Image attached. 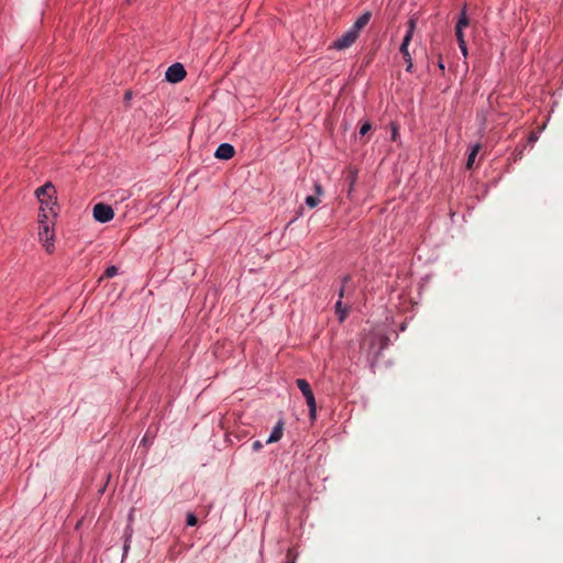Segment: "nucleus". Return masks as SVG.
<instances>
[{
  "label": "nucleus",
  "instance_id": "obj_1",
  "mask_svg": "<svg viewBox=\"0 0 563 563\" xmlns=\"http://www.w3.org/2000/svg\"><path fill=\"white\" fill-rule=\"evenodd\" d=\"M415 29H416V21L413 19H410L408 22V30H407L406 35L404 36L402 43L400 45V53L407 64V67H406L407 71H411L412 66H413L411 55L408 51V46L412 40Z\"/></svg>",
  "mask_w": 563,
  "mask_h": 563
},
{
  "label": "nucleus",
  "instance_id": "obj_2",
  "mask_svg": "<svg viewBox=\"0 0 563 563\" xmlns=\"http://www.w3.org/2000/svg\"><path fill=\"white\" fill-rule=\"evenodd\" d=\"M296 384L307 401V405L309 407L310 417L314 418L316 410H317V404H316L313 391H312L309 383L306 379L299 378L296 380Z\"/></svg>",
  "mask_w": 563,
  "mask_h": 563
},
{
  "label": "nucleus",
  "instance_id": "obj_3",
  "mask_svg": "<svg viewBox=\"0 0 563 563\" xmlns=\"http://www.w3.org/2000/svg\"><path fill=\"white\" fill-rule=\"evenodd\" d=\"M357 37L358 34L352 27H350L346 32H344L340 37H338L333 42L331 47L338 51L345 49L350 47L352 44H354Z\"/></svg>",
  "mask_w": 563,
  "mask_h": 563
},
{
  "label": "nucleus",
  "instance_id": "obj_4",
  "mask_svg": "<svg viewBox=\"0 0 563 563\" xmlns=\"http://www.w3.org/2000/svg\"><path fill=\"white\" fill-rule=\"evenodd\" d=\"M92 212L96 221L100 223L109 222L114 217L113 209L109 205L101 202L95 205Z\"/></svg>",
  "mask_w": 563,
  "mask_h": 563
},
{
  "label": "nucleus",
  "instance_id": "obj_5",
  "mask_svg": "<svg viewBox=\"0 0 563 563\" xmlns=\"http://www.w3.org/2000/svg\"><path fill=\"white\" fill-rule=\"evenodd\" d=\"M38 238L40 241L43 243V246L48 253H52L54 250V232L49 224H43L38 228Z\"/></svg>",
  "mask_w": 563,
  "mask_h": 563
},
{
  "label": "nucleus",
  "instance_id": "obj_6",
  "mask_svg": "<svg viewBox=\"0 0 563 563\" xmlns=\"http://www.w3.org/2000/svg\"><path fill=\"white\" fill-rule=\"evenodd\" d=\"M186 76V70L180 63H175L166 70V80L173 84L181 81Z\"/></svg>",
  "mask_w": 563,
  "mask_h": 563
},
{
  "label": "nucleus",
  "instance_id": "obj_7",
  "mask_svg": "<svg viewBox=\"0 0 563 563\" xmlns=\"http://www.w3.org/2000/svg\"><path fill=\"white\" fill-rule=\"evenodd\" d=\"M55 192V188L51 183L45 184L36 189L35 194L41 201V205H51V199L53 194Z\"/></svg>",
  "mask_w": 563,
  "mask_h": 563
},
{
  "label": "nucleus",
  "instance_id": "obj_8",
  "mask_svg": "<svg viewBox=\"0 0 563 563\" xmlns=\"http://www.w3.org/2000/svg\"><path fill=\"white\" fill-rule=\"evenodd\" d=\"M235 154L234 147L229 143H222L218 146L214 156L218 159L228 161L232 158Z\"/></svg>",
  "mask_w": 563,
  "mask_h": 563
},
{
  "label": "nucleus",
  "instance_id": "obj_9",
  "mask_svg": "<svg viewBox=\"0 0 563 563\" xmlns=\"http://www.w3.org/2000/svg\"><path fill=\"white\" fill-rule=\"evenodd\" d=\"M284 434V421L280 419L274 427L269 438L266 440L267 444L278 442Z\"/></svg>",
  "mask_w": 563,
  "mask_h": 563
},
{
  "label": "nucleus",
  "instance_id": "obj_10",
  "mask_svg": "<svg viewBox=\"0 0 563 563\" xmlns=\"http://www.w3.org/2000/svg\"><path fill=\"white\" fill-rule=\"evenodd\" d=\"M372 13L369 11H365L351 26L358 35L360 32L365 27V25L369 22Z\"/></svg>",
  "mask_w": 563,
  "mask_h": 563
},
{
  "label": "nucleus",
  "instance_id": "obj_11",
  "mask_svg": "<svg viewBox=\"0 0 563 563\" xmlns=\"http://www.w3.org/2000/svg\"><path fill=\"white\" fill-rule=\"evenodd\" d=\"M470 25V19L466 14V5L463 7L460 16L457 19L455 27L465 29Z\"/></svg>",
  "mask_w": 563,
  "mask_h": 563
},
{
  "label": "nucleus",
  "instance_id": "obj_12",
  "mask_svg": "<svg viewBox=\"0 0 563 563\" xmlns=\"http://www.w3.org/2000/svg\"><path fill=\"white\" fill-rule=\"evenodd\" d=\"M335 312L339 314L340 321H343L347 316L349 309L346 307H343L341 299H339L335 303Z\"/></svg>",
  "mask_w": 563,
  "mask_h": 563
},
{
  "label": "nucleus",
  "instance_id": "obj_13",
  "mask_svg": "<svg viewBox=\"0 0 563 563\" xmlns=\"http://www.w3.org/2000/svg\"><path fill=\"white\" fill-rule=\"evenodd\" d=\"M479 151V145H475L471 153L468 154V157H467V162H466V168L467 169H472L473 168V165H474V162H475V158H476V155Z\"/></svg>",
  "mask_w": 563,
  "mask_h": 563
},
{
  "label": "nucleus",
  "instance_id": "obj_14",
  "mask_svg": "<svg viewBox=\"0 0 563 563\" xmlns=\"http://www.w3.org/2000/svg\"><path fill=\"white\" fill-rule=\"evenodd\" d=\"M351 280V276L350 275H345L342 277L341 282H342V286L339 290V299L342 300V298L344 297V294L346 291V289L349 288L347 284Z\"/></svg>",
  "mask_w": 563,
  "mask_h": 563
},
{
  "label": "nucleus",
  "instance_id": "obj_15",
  "mask_svg": "<svg viewBox=\"0 0 563 563\" xmlns=\"http://www.w3.org/2000/svg\"><path fill=\"white\" fill-rule=\"evenodd\" d=\"M47 213H46V209L44 207V205H41V209H40V213H38V223L40 225H43V224H48L47 223Z\"/></svg>",
  "mask_w": 563,
  "mask_h": 563
},
{
  "label": "nucleus",
  "instance_id": "obj_16",
  "mask_svg": "<svg viewBox=\"0 0 563 563\" xmlns=\"http://www.w3.org/2000/svg\"><path fill=\"white\" fill-rule=\"evenodd\" d=\"M356 178H357L356 172L352 170V169L349 170V174H347V180L350 183L349 195L351 194V191L353 189Z\"/></svg>",
  "mask_w": 563,
  "mask_h": 563
},
{
  "label": "nucleus",
  "instance_id": "obj_17",
  "mask_svg": "<svg viewBox=\"0 0 563 563\" xmlns=\"http://www.w3.org/2000/svg\"><path fill=\"white\" fill-rule=\"evenodd\" d=\"M320 203V199L318 196H308L306 198V205L309 207V208H314L317 207L318 205Z\"/></svg>",
  "mask_w": 563,
  "mask_h": 563
},
{
  "label": "nucleus",
  "instance_id": "obj_18",
  "mask_svg": "<svg viewBox=\"0 0 563 563\" xmlns=\"http://www.w3.org/2000/svg\"><path fill=\"white\" fill-rule=\"evenodd\" d=\"M117 274H118V268H117L115 266H109V267L104 271V273H103L102 277H104V278H112V277H114Z\"/></svg>",
  "mask_w": 563,
  "mask_h": 563
},
{
  "label": "nucleus",
  "instance_id": "obj_19",
  "mask_svg": "<svg viewBox=\"0 0 563 563\" xmlns=\"http://www.w3.org/2000/svg\"><path fill=\"white\" fill-rule=\"evenodd\" d=\"M371 129H372V124H371L369 122H367V121H366V122H364V123L361 125L360 131H358V134H360L361 136H364V135H366V134L371 131Z\"/></svg>",
  "mask_w": 563,
  "mask_h": 563
},
{
  "label": "nucleus",
  "instance_id": "obj_20",
  "mask_svg": "<svg viewBox=\"0 0 563 563\" xmlns=\"http://www.w3.org/2000/svg\"><path fill=\"white\" fill-rule=\"evenodd\" d=\"M463 30L464 29L455 27V36L459 44H464L465 42Z\"/></svg>",
  "mask_w": 563,
  "mask_h": 563
},
{
  "label": "nucleus",
  "instance_id": "obj_21",
  "mask_svg": "<svg viewBox=\"0 0 563 563\" xmlns=\"http://www.w3.org/2000/svg\"><path fill=\"white\" fill-rule=\"evenodd\" d=\"M186 522L188 526L194 527L197 525L198 520L197 517L194 514H188Z\"/></svg>",
  "mask_w": 563,
  "mask_h": 563
},
{
  "label": "nucleus",
  "instance_id": "obj_22",
  "mask_svg": "<svg viewBox=\"0 0 563 563\" xmlns=\"http://www.w3.org/2000/svg\"><path fill=\"white\" fill-rule=\"evenodd\" d=\"M263 448V443L261 441H254L252 444L253 451L257 452Z\"/></svg>",
  "mask_w": 563,
  "mask_h": 563
},
{
  "label": "nucleus",
  "instance_id": "obj_23",
  "mask_svg": "<svg viewBox=\"0 0 563 563\" xmlns=\"http://www.w3.org/2000/svg\"><path fill=\"white\" fill-rule=\"evenodd\" d=\"M459 47H460L462 54L464 55V57H466L467 56L466 41L464 42V44H459Z\"/></svg>",
  "mask_w": 563,
  "mask_h": 563
},
{
  "label": "nucleus",
  "instance_id": "obj_24",
  "mask_svg": "<svg viewBox=\"0 0 563 563\" xmlns=\"http://www.w3.org/2000/svg\"><path fill=\"white\" fill-rule=\"evenodd\" d=\"M314 190H316V196H321L323 194V190H322V187L320 184H314Z\"/></svg>",
  "mask_w": 563,
  "mask_h": 563
},
{
  "label": "nucleus",
  "instance_id": "obj_25",
  "mask_svg": "<svg viewBox=\"0 0 563 563\" xmlns=\"http://www.w3.org/2000/svg\"><path fill=\"white\" fill-rule=\"evenodd\" d=\"M438 67H439V69H440L442 73H444L445 67H444V64H443V60H442V56H441V55L439 56V59H438Z\"/></svg>",
  "mask_w": 563,
  "mask_h": 563
},
{
  "label": "nucleus",
  "instance_id": "obj_26",
  "mask_svg": "<svg viewBox=\"0 0 563 563\" xmlns=\"http://www.w3.org/2000/svg\"><path fill=\"white\" fill-rule=\"evenodd\" d=\"M131 95H132V93H131V91H126V92H125V99H130V98H131Z\"/></svg>",
  "mask_w": 563,
  "mask_h": 563
},
{
  "label": "nucleus",
  "instance_id": "obj_27",
  "mask_svg": "<svg viewBox=\"0 0 563 563\" xmlns=\"http://www.w3.org/2000/svg\"><path fill=\"white\" fill-rule=\"evenodd\" d=\"M396 133H397V130L396 128L393 129V139L395 140L396 139Z\"/></svg>",
  "mask_w": 563,
  "mask_h": 563
}]
</instances>
